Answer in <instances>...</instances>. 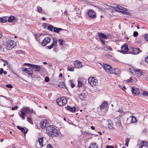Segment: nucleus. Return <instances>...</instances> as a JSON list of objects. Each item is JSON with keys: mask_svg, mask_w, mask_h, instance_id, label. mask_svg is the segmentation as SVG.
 Wrapping results in <instances>:
<instances>
[{"mask_svg": "<svg viewBox=\"0 0 148 148\" xmlns=\"http://www.w3.org/2000/svg\"><path fill=\"white\" fill-rule=\"evenodd\" d=\"M46 131L51 136H57L58 135V132L55 127L53 125H50L47 127Z\"/></svg>", "mask_w": 148, "mask_h": 148, "instance_id": "f257e3e1", "label": "nucleus"}, {"mask_svg": "<svg viewBox=\"0 0 148 148\" xmlns=\"http://www.w3.org/2000/svg\"><path fill=\"white\" fill-rule=\"evenodd\" d=\"M113 5L111 6V7L115 8V10L116 11L122 12L124 14H128L129 12L127 11V10L126 8L116 5Z\"/></svg>", "mask_w": 148, "mask_h": 148, "instance_id": "f03ea898", "label": "nucleus"}, {"mask_svg": "<svg viewBox=\"0 0 148 148\" xmlns=\"http://www.w3.org/2000/svg\"><path fill=\"white\" fill-rule=\"evenodd\" d=\"M16 45V43L13 40L8 41L6 44V48L8 50H10L13 48Z\"/></svg>", "mask_w": 148, "mask_h": 148, "instance_id": "7ed1b4c3", "label": "nucleus"}, {"mask_svg": "<svg viewBox=\"0 0 148 148\" xmlns=\"http://www.w3.org/2000/svg\"><path fill=\"white\" fill-rule=\"evenodd\" d=\"M89 83L92 86H95L97 83V80L94 77H90L88 79Z\"/></svg>", "mask_w": 148, "mask_h": 148, "instance_id": "20e7f679", "label": "nucleus"}, {"mask_svg": "<svg viewBox=\"0 0 148 148\" xmlns=\"http://www.w3.org/2000/svg\"><path fill=\"white\" fill-rule=\"evenodd\" d=\"M131 88L132 94L133 96H137L139 94L140 91L138 88L134 86L132 87Z\"/></svg>", "mask_w": 148, "mask_h": 148, "instance_id": "39448f33", "label": "nucleus"}, {"mask_svg": "<svg viewBox=\"0 0 148 148\" xmlns=\"http://www.w3.org/2000/svg\"><path fill=\"white\" fill-rule=\"evenodd\" d=\"M64 97H59L56 100L57 104L59 106H63L65 104Z\"/></svg>", "mask_w": 148, "mask_h": 148, "instance_id": "423d86ee", "label": "nucleus"}, {"mask_svg": "<svg viewBox=\"0 0 148 148\" xmlns=\"http://www.w3.org/2000/svg\"><path fill=\"white\" fill-rule=\"evenodd\" d=\"M98 36L103 44L104 45L105 43L103 39H106L107 38L106 36L103 33H98Z\"/></svg>", "mask_w": 148, "mask_h": 148, "instance_id": "0eeeda50", "label": "nucleus"}, {"mask_svg": "<svg viewBox=\"0 0 148 148\" xmlns=\"http://www.w3.org/2000/svg\"><path fill=\"white\" fill-rule=\"evenodd\" d=\"M43 138L41 137L38 139V143L36 145V146L38 148L42 147L43 145Z\"/></svg>", "mask_w": 148, "mask_h": 148, "instance_id": "6e6552de", "label": "nucleus"}, {"mask_svg": "<svg viewBox=\"0 0 148 148\" xmlns=\"http://www.w3.org/2000/svg\"><path fill=\"white\" fill-rule=\"evenodd\" d=\"M120 117L119 116L114 119V121L116 126L117 127H119L121 125V123L120 120Z\"/></svg>", "mask_w": 148, "mask_h": 148, "instance_id": "1a4fd4ad", "label": "nucleus"}, {"mask_svg": "<svg viewBox=\"0 0 148 148\" xmlns=\"http://www.w3.org/2000/svg\"><path fill=\"white\" fill-rule=\"evenodd\" d=\"M51 40L50 37H46L42 41L41 44L42 46H45L49 43Z\"/></svg>", "mask_w": 148, "mask_h": 148, "instance_id": "9d476101", "label": "nucleus"}, {"mask_svg": "<svg viewBox=\"0 0 148 148\" xmlns=\"http://www.w3.org/2000/svg\"><path fill=\"white\" fill-rule=\"evenodd\" d=\"M73 65L76 68H81L82 66V64L81 62L79 61H75L73 62Z\"/></svg>", "mask_w": 148, "mask_h": 148, "instance_id": "9b49d317", "label": "nucleus"}, {"mask_svg": "<svg viewBox=\"0 0 148 148\" xmlns=\"http://www.w3.org/2000/svg\"><path fill=\"white\" fill-rule=\"evenodd\" d=\"M110 71H109L108 72V73L109 74H110L111 72H112L113 74L116 75L120 73V71L118 69H111Z\"/></svg>", "mask_w": 148, "mask_h": 148, "instance_id": "f8f14e48", "label": "nucleus"}, {"mask_svg": "<svg viewBox=\"0 0 148 148\" xmlns=\"http://www.w3.org/2000/svg\"><path fill=\"white\" fill-rule=\"evenodd\" d=\"M30 67L32 68L34 71L39 72L40 71L41 67L40 66L32 64Z\"/></svg>", "mask_w": 148, "mask_h": 148, "instance_id": "ddd939ff", "label": "nucleus"}, {"mask_svg": "<svg viewBox=\"0 0 148 148\" xmlns=\"http://www.w3.org/2000/svg\"><path fill=\"white\" fill-rule=\"evenodd\" d=\"M88 14L89 16L91 18H94L96 17V14L94 11L90 10L88 11Z\"/></svg>", "mask_w": 148, "mask_h": 148, "instance_id": "4468645a", "label": "nucleus"}, {"mask_svg": "<svg viewBox=\"0 0 148 148\" xmlns=\"http://www.w3.org/2000/svg\"><path fill=\"white\" fill-rule=\"evenodd\" d=\"M22 70L23 71H25L26 73L28 74L29 75H31L33 73V71L32 69L30 68H23L22 69Z\"/></svg>", "mask_w": 148, "mask_h": 148, "instance_id": "2eb2a0df", "label": "nucleus"}, {"mask_svg": "<svg viewBox=\"0 0 148 148\" xmlns=\"http://www.w3.org/2000/svg\"><path fill=\"white\" fill-rule=\"evenodd\" d=\"M121 51H120V52L121 53H125L127 52L128 51V49L127 45L126 44H125L122 46L121 47Z\"/></svg>", "mask_w": 148, "mask_h": 148, "instance_id": "dca6fc26", "label": "nucleus"}, {"mask_svg": "<svg viewBox=\"0 0 148 148\" xmlns=\"http://www.w3.org/2000/svg\"><path fill=\"white\" fill-rule=\"evenodd\" d=\"M134 71L136 75L137 76L140 77L142 75V72L141 70L139 69H134Z\"/></svg>", "mask_w": 148, "mask_h": 148, "instance_id": "f3484780", "label": "nucleus"}, {"mask_svg": "<svg viewBox=\"0 0 148 148\" xmlns=\"http://www.w3.org/2000/svg\"><path fill=\"white\" fill-rule=\"evenodd\" d=\"M22 110L25 113L29 114L32 113L33 111V110L30 109L28 107L23 108H22Z\"/></svg>", "mask_w": 148, "mask_h": 148, "instance_id": "a211bd4d", "label": "nucleus"}, {"mask_svg": "<svg viewBox=\"0 0 148 148\" xmlns=\"http://www.w3.org/2000/svg\"><path fill=\"white\" fill-rule=\"evenodd\" d=\"M17 128L19 130H21L23 134L25 135L27 133L28 130L25 127H21L20 126H17Z\"/></svg>", "mask_w": 148, "mask_h": 148, "instance_id": "6ab92c4d", "label": "nucleus"}, {"mask_svg": "<svg viewBox=\"0 0 148 148\" xmlns=\"http://www.w3.org/2000/svg\"><path fill=\"white\" fill-rule=\"evenodd\" d=\"M103 68L105 70V71L109 70L111 69L112 67L110 65L107 64H103L102 65Z\"/></svg>", "mask_w": 148, "mask_h": 148, "instance_id": "aec40b11", "label": "nucleus"}, {"mask_svg": "<svg viewBox=\"0 0 148 148\" xmlns=\"http://www.w3.org/2000/svg\"><path fill=\"white\" fill-rule=\"evenodd\" d=\"M132 50L133 51V54H137L141 51L139 48L136 49L132 47Z\"/></svg>", "mask_w": 148, "mask_h": 148, "instance_id": "412c9836", "label": "nucleus"}, {"mask_svg": "<svg viewBox=\"0 0 148 148\" xmlns=\"http://www.w3.org/2000/svg\"><path fill=\"white\" fill-rule=\"evenodd\" d=\"M66 109L68 111L71 112H74L76 110V108L75 107H71L69 106H67Z\"/></svg>", "mask_w": 148, "mask_h": 148, "instance_id": "4be33fe9", "label": "nucleus"}, {"mask_svg": "<svg viewBox=\"0 0 148 148\" xmlns=\"http://www.w3.org/2000/svg\"><path fill=\"white\" fill-rule=\"evenodd\" d=\"M108 128L110 129H112L113 128L114 125L112 121L110 120H108Z\"/></svg>", "mask_w": 148, "mask_h": 148, "instance_id": "5701e85b", "label": "nucleus"}, {"mask_svg": "<svg viewBox=\"0 0 148 148\" xmlns=\"http://www.w3.org/2000/svg\"><path fill=\"white\" fill-rule=\"evenodd\" d=\"M47 121V120H45L41 123L40 126L42 129L45 128L46 126Z\"/></svg>", "mask_w": 148, "mask_h": 148, "instance_id": "b1692460", "label": "nucleus"}, {"mask_svg": "<svg viewBox=\"0 0 148 148\" xmlns=\"http://www.w3.org/2000/svg\"><path fill=\"white\" fill-rule=\"evenodd\" d=\"M80 98L82 100H84L86 97V95L85 93L83 92L79 95Z\"/></svg>", "mask_w": 148, "mask_h": 148, "instance_id": "393cba45", "label": "nucleus"}, {"mask_svg": "<svg viewBox=\"0 0 148 148\" xmlns=\"http://www.w3.org/2000/svg\"><path fill=\"white\" fill-rule=\"evenodd\" d=\"M64 31V30L60 28H58L57 27H54L53 29V32H54L59 33L61 30Z\"/></svg>", "mask_w": 148, "mask_h": 148, "instance_id": "a878e982", "label": "nucleus"}, {"mask_svg": "<svg viewBox=\"0 0 148 148\" xmlns=\"http://www.w3.org/2000/svg\"><path fill=\"white\" fill-rule=\"evenodd\" d=\"M108 105V103L106 101H104L103 103L100 106L101 109H103L106 108Z\"/></svg>", "mask_w": 148, "mask_h": 148, "instance_id": "bb28decb", "label": "nucleus"}, {"mask_svg": "<svg viewBox=\"0 0 148 148\" xmlns=\"http://www.w3.org/2000/svg\"><path fill=\"white\" fill-rule=\"evenodd\" d=\"M8 21L9 22H12L16 20V18L13 16H11L8 18Z\"/></svg>", "mask_w": 148, "mask_h": 148, "instance_id": "cd10ccee", "label": "nucleus"}, {"mask_svg": "<svg viewBox=\"0 0 148 148\" xmlns=\"http://www.w3.org/2000/svg\"><path fill=\"white\" fill-rule=\"evenodd\" d=\"M145 146H148V144L146 141H143L141 143V146L139 147V148H143V147Z\"/></svg>", "mask_w": 148, "mask_h": 148, "instance_id": "c85d7f7f", "label": "nucleus"}, {"mask_svg": "<svg viewBox=\"0 0 148 148\" xmlns=\"http://www.w3.org/2000/svg\"><path fill=\"white\" fill-rule=\"evenodd\" d=\"M21 114L20 115V116L23 119H24L25 116V113L23 110L21 111Z\"/></svg>", "mask_w": 148, "mask_h": 148, "instance_id": "c756f323", "label": "nucleus"}, {"mask_svg": "<svg viewBox=\"0 0 148 148\" xmlns=\"http://www.w3.org/2000/svg\"><path fill=\"white\" fill-rule=\"evenodd\" d=\"M98 146L96 143H91L89 146V148H98Z\"/></svg>", "mask_w": 148, "mask_h": 148, "instance_id": "7c9ffc66", "label": "nucleus"}, {"mask_svg": "<svg viewBox=\"0 0 148 148\" xmlns=\"http://www.w3.org/2000/svg\"><path fill=\"white\" fill-rule=\"evenodd\" d=\"M37 12L40 13H44V11L42 10V8L39 6H38L37 7Z\"/></svg>", "mask_w": 148, "mask_h": 148, "instance_id": "2f4dec72", "label": "nucleus"}, {"mask_svg": "<svg viewBox=\"0 0 148 148\" xmlns=\"http://www.w3.org/2000/svg\"><path fill=\"white\" fill-rule=\"evenodd\" d=\"M130 121L132 123H134L137 122L136 118L134 116H131L130 117Z\"/></svg>", "mask_w": 148, "mask_h": 148, "instance_id": "473e14b6", "label": "nucleus"}, {"mask_svg": "<svg viewBox=\"0 0 148 148\" xmlns=\"http://www.w3.org/2000/svg\"><path fill=\"white\" fill-rule=\"evenodd\" d=\"M42 35V34L40 33L37 34H35L34 35V37L36 39L38 40H40V37Z\"/></svg>", "mask_w": 148, "mask_h": 148, "instance_id": "72a5a7b5", "label": "nucleus"}, {"mask_svg": "<svg viewBox=\"0 0 148 148\" xmlns=\"http://www.w3.org/2000/svg\"><path fill=\"white\" fill-rule=\"evenodd\" d=\"M7 21V18L4 17L0 18V22H1L3 23L6 22Z\"/></svg>", "mask_w": 148, "mask_h": 148, "instance_id": "f704fd0d", "label": "nucleus"}, {"mask_svg": "<svg viewBox=\"0 0 148 148\" xmlns=\"http://www.w3.org/2000/svg\"><path fill=\"white\" fill-rule=\"evenodd\" d=\"M134 79H135L134 77H131L130 79L126 80V82H132L134 81Z\"/></svg>", "mask_w": 148, "mask_h": 148, "instance_id": "c9c22d12", "label": "nucleus"}, {"mask_svg": "<svg viewBox=\"0 0 148 148\" xmlns=\"http://www.w3.org/2000/svg\"><path fill=\"white\" fill-rule=\"evenodd\" d=\"M54 27L52 25H49L47 27L48 29L50 31H52Z\"/></svg>", "mask_w": 148, "mask_h": 148, "instance_id": "e433bc0d", "label": "nucleus"}, {"mask_svg": "<svg viewBox=\"0 0 148 148\" xmlns=\"http://www.w3.org/2000/svg\"><path fill=\"white\" fill-rule=\"evenodd\" d=\"M67 70V71H74V68L71 66H69L68 67Z\"/></svg>", "mask_w": 148, "mask_h": 148, "instance_id": "4c0bfd02", "label": "nucleus"}, {"mask_svg": "<svg viewBox=\"0 0 148 148\" xmlns=\"http://www.w3.org/2000/svg\"><path fill=\"white\" fill-rule=\"evenodd\" d=\"M59 86L61 88H65V84L64 82L60 83L59 84Z\"/></svg>", "mask_w": 148, "mask_h": 148, "instance_id": "58836bf2", "label": "nucleus"}, {"mask_svg": "<svg viewBox=\"0 0 148 148\" xmlns=\"http://www.w3.org/2000/svg\"><path fill=\"white\" fill-rule=\"evenodd\" d=\"M142 94L144 96L148 97V92L147 91H143Z\"/></svg>", "mask_w": 148, "mask_h": 148, "instance_id": "ea45409f", "label": "nucleus"}, {"mask_svg": "<svg viewBox=\"0 0 148 148\" xmlns=\"http://www.w3.org/2000/svg\"><path fill=\"white\" fill-rule=\"evenodd\" d=\"M69 84L71 86L72 88H73L75 86V85L73 83L72 81L71 80L69 81Z\"/></svg>", "mask_w": 148, "mask_h": 148, "instance_id": "a19ab883", "label": "nucleus"}, {"mask_svg": "<svg viewBox=\"0 0 148 148\" xmlns=\"http://www.w3.org/2000/svg\"><path fill=\"white\" fill-rule=\"evenodd\" d=\"M64 40L62 39H60L58 40V43L60 45H62Z\"/></svg>", "mask_w": 148, "mask_h": 148, "instance_id": "79ce46f5", "label": "nucleus"}, {"mask_svg": "<svg viewBox=\"0 0 148 148\" xmlns=\"http://www.w3.org/2000/svg\"><path fill=\"white\" fill-rule=\"evenodd\" d=\"M55 45V44L54 43H52V44L50 45L48 47V49H51V48H53L54 46Z\"/></svg>", "mask_w": 148, "mask_h": 148, "instance_id": "37998d69", "label": "nucleus"}, {"mask_svg": "<svg viewBox=\"0 0 148 148\" xmlns=\"http://www.w3.org/2000/svg\"><path fill=\"white\" fill-rule=\"evenodd\" d=\"M138 35V32L136 31H134L133 34V36L134 37L137 36Z\"/></svg>", "mask_w": 148, "mask_h": 148, "instance_id": "c03bdc74", "label": "nucleus"}, {"mask_svg": "<svg viewBox=\"0 0 148 148\" xmlns=\"http://www.w3.org/2000/svg\"><path fill=\"white\" fill-rule=\"evenodd\" d=\"M27 121L29 122L30 123L33 124V122L31 119L29 117H27Z\"/></svg>", "mask_w": 148, "mask_h": 148, "instance_id": "a18cd8bd", "label": "nucleus"}, {"mask_svg": "<svg viewBox=\"0 0 148 148\" xmlns=\"http://www.w3.org/2000/svg\"><path fill=\"white\" fill-rule=\"evenodd\" d=\"M129 140V138H127L125 140V145L127 147L128 146V144Z\"/></svg>", "mask_w": 148, "mask_h": 148, "instance_id": "49530a36", "label": "nucleus"}, {"mask_svg": "<svg viewBox=\"0 0 148 148\" xmlns=\"http://www.w3.org/2000/svg\"><path fill=\"white\" fill-rule=\"evenodd\" d=\"M78 86L79 87H81L82 86V82L81 81H78Z\"/></svg>", "mask_w": 148, "mask_h": 148, "instance_id": "de8ad7c7", "label": "nucleus"}, {"mask_svg": "<svg viewBox=\"0 0 148 148\" xmlns=\"http://www.w3.org/2000/svg\"><path fill=\"white\" fill-rule=\"evenodd\" d=\"M106 49H108V50H110L111 51H112V48L110 46H107L106 47Z\"/></svg>", "mask_w": 148, "mask_h": 148, "instance_id": "09e8293b", "label": "nucleus"}, {"mask_svg": "<svg viewBox=\"0 0 148 148\" xmlns=\"http://www.w3.org/2000/svg\"><path fill=\"white\" fill-rule=\"evenodd\" d=\"M23 51L22 50H20L18 51H16V53L19 54L21 53H23Z\"/></svg>", "mask_w": 148, "mask_h": 148, "instance_id": "8fccbe9b", "label": "nucleus"}, {"mask_svg": "<svg viewBox=\"0 0 148 148\" xmlns=\"http://www.w3.org/2000/svg\"><path fill=\"white\" fill-rule=\"evenodd\" d=\"M58 40L56 38H54L53 39V43H54L55 44V45L56 44V43L57 42Z\"/></svg>", "mask_w": 148, "mask_h": 148, "instance_id": "3c124183", "label": "nucleus"}, {"mask_svg": "<svg viewBox=\"0 0 148 148\" xmlns=\"http://www.w3.org/2000/svg\"><path fill=\"white\" fill-rule=\"evenodd\" d=\"M32 64H31L27 63H25L24 64V65H27L30 67V66H32Z\"/></svg>", "mask_w": 148, "mask_h": 148, "instance_id": "603ef678", "label": "nucleus"}, {"mask_svg": "<svg viewBox=\"0 0 148 148\" xmlns=\"http://www.w3.org/2000/svg\"><path fill=\"white\" fill-rule=\"evenodd\" d=\"M18 108V106H16L14 107H12V110H14L17 109Z\"/></svg>", "mask_w": 148, "mask_h": 148, "instance_id": "864d4df0", "label": "nucleus"}, {"mask_svg": "<svg viewBox=\"0 0 148 148\" xmlns=\"http://www.w3.org/2000/svg\"><path fill=\"white\" fill-rule=\"evenodd\" d=\"M49 80V78L48 77H46L45 78V81L46 82H48Z\"/></svg>", "mask_w": 148, "mask_h": 148, "instance_id": "5fc2aeb1", "label": "nucleus"}, {"mask_svg": "<svg viewBox=\"0 0 148 148\" xmlns=\"http://www.w3.org/2000/svg\"><path fill=\"white\" fill-rule=\"evenodd\" d=\"M6 86L8 88H12L13 87L12 86L11 84L6 85Z\"/></svg>", "mask_w": 148, "mask_h": 148, "instance_id": "6e6d98bb", "label": "nucleus"}, {"mask_svg": "<svg viewBox=\"0 0 148 148\" xmlns=\"http://www.w3.org/2000/svg\"><path fill=\"white\" fill-rule=\"evenodd\" d=\"M47 148H53V147L51 145L49 144L47 146Z\"/></svg>", "mask_w": 148, "mask_h": 148, "instance_id": "4d7b16f0", "label": "nucleus"}, {"mask_svg": "<svg viewBox=\"0 0 148 148\" xmlns=\"http://www.w3.org/2000/svg\"><path fill=\"white\" fill-rule=\"evenodd\" d=\"M145 38L147 41H148V34H146L145 35Z\"/></svg>", "mask_w": 148, "mask_h": 148, "instance_id": "13d9d810", "label": "nucleus"}, {"mask_svg": "<svg viewBox=\"0 0 148 148\" xmlns=\"http://www.w3.org/2000/svg\"><path fill=\"white\" fill-rule=\"evenodd\" d=\"M106 148H114V147L112 146L107 145L106 146Z\"/></svg>", "mask_w": 148, "mask_h": 148, "instance_id": "bf43d9fd", "label": "nucleus"}, {"mask_svg": "<svg viewBox=\"0 0 148 148\" xmlns=\"http://www.w3.org/2000/svg\"><path fill=\"white\" fill-rule=\"evenodd\" d=\"M3 72V68H1L0 70V74H2Z\"/></svg>", "mask_w": 148, "mask_h": 148, "instance_id": "052dcab7", "label": "nucleus"}, {"mask_svg": "<svg viewBox=\"0 0 148 148\" xmlns=\"http://www.w3.org/2000/svg\"><path fill=\"white\" fill-rule=\"evenodd\" d=\"M145 61L147 63H148V56L145 58Z\"/></svg>", "mask_w": 148, "mask_h": 148, "instance_id": "680f3d73", "label": "nucleus"}, {"mask_svg": "<svg viewBox=\"0 0 148 148\" xmlns=\"http://www.w3.org/2000/svg\"><path fill=\"white\" fill-rule=\"evenodd\" d=\"M0 97H3L4 98H5V99L8 100V99L9 98L6 97L5 96H2V95H0Z\"/></svg>", "mask_w": 148, "mask_h": 148, "instance_id": "e2e57ef3", "label": "nucleus"}, {"mask_svg": "<svg viewBox=\"0 0 148 148\" xmlns=\"http://www.w3.org/2000/svg\"><path fill=\"white\" fill-rule=\"evenodd\" d=\"M2 60L3 62H4L5 63H7V64H8V62H7V61H6V60H3V59H1Z\"/></svg>", "mask_w": 148, "mask_h": 148, "instance_id": "0e129e2a", "label": "nucleus"}, {"mask_svg": "<svg viewBox=\"0 0 148 148\" xmlns=\"http://www.w3.org/2000/svg\"><path fill=\"white\" fill-rule=\"evenodd\" d=\"M8 100L10 102H12V98H8Z\"/></svg>", "mask_w": 148, "mask_h": 148, "instance_id": "69168bd1", "label": "nucleus"}, {"mask_svg": "<svg viewBox=\"0 0 148 148\" xmlns=\"http://www.w3.org/2000/svg\"><path fill=\"white\" fill-rule=\"evenodd\" d=\"M62 76V73H60L59 75V77H61Z\"/></svg>", "mask_w": 148, "mask_h": 148, "instance_id": "338daca9", "label": "nucleus"}, {"mask_svg": "<svg viewBox=\"0 0 148 148\" xmlns=\"http://www.w3.org/2000/svg\"><path fill=\"white\" fill-rule=\"evenodd\" d=\"M3 73L4 75H6L7 74V72L6 71H3Z\"/></svg>", "mask_w": 148, "mask_h": 148, "instance_id": "774afa93", "label": "nucleus"}]
</instances>
